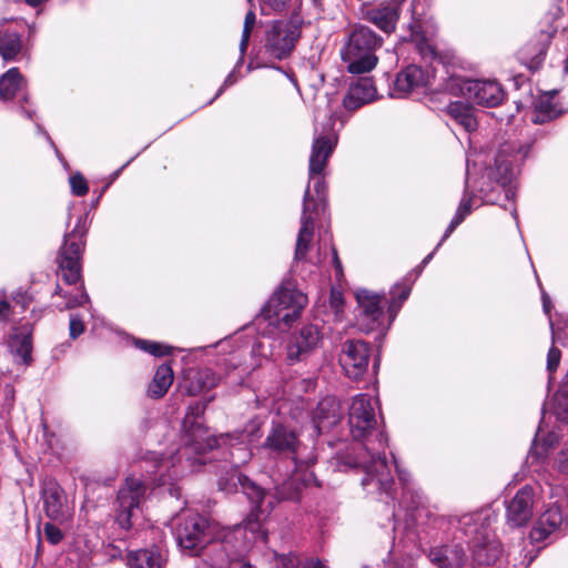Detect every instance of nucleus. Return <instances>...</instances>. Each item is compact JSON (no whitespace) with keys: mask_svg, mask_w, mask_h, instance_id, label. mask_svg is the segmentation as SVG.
<instances>
[{"mask_svg":"<svg viewBox=\"0 0 568 568\" xmlns=\"http://www.w3.org/2000/svg\"><path fill=\"white\" fill-rule=\"evenodd\" d=\"M336 143L337 136L333 131L315 132L308 164L310 182L313 181L314 183L313 189L315 195L312 194L311 186L308 185L303 199L301 227L297 234L294 254L295 261L306 258L314 235V217L325 211L326 185L322 173Z\"/></svg>","mask_w":568,"mask_h":568,"instance_id":"2","label":"nucleus"},{"mask_svg":"<svg viewBox=\"0 0 568 568\" xmlns=\"http://www.w3.org/2000/svg\"><path fill=\"white\" fill-rule=\"evenodd\" d=\"M395 468H396V471H397L398 479L404 485H407L408 481H409V474L406 470L402 469L396 462H395Z\"/></svg>","mask_w":568,"mask_h":568,"instance_id":"54","label":"nucleus"},{"mask_svg":"<svg viewBox=\"0 0 568 568\" xmlns=\"http://www.w3.org/2000/svg\"><path fill=\"white\" fill-rule=\"evenodd\" d=\"M551 33L549 32H541L540 39L542 41V44L538 48L537 53L535 54L532 60H540L545 57L546 50H547V43L550 41Z\"/></svg>","mask_w":568,"mask_h":568,"instance_id":"50","label":"nucleus"},{"mask_svg":"<svg viewBox=\"0 0 568 568\" xmlns=\"http://www.w3.org/2000/svg\"><path fill=\"white\" fill-rule=\"evenodd\" d=\"M396 291H399L398 298H395V296H394L390 302L389 308H388L392 320L396 316L398 310L400 308L402 303L408 298L409 293H410V287L407 285H405V286L396 285L394 287V290L392 291V294L395 295Z\"/></svg>","mask_w":568,"mask_h":568,"instance_id":"41","label":"nucleus"},{"mask_svg":"<svg viewBox=\"0 0 568 568\" xmlns=\"http://www.w3.org/2000/svg\"><path fill=\"white\" fill-rule=\"evenodd\" d=\"M561 114V110L554 102V93L545 92L535 102L531 121L536 124L549 122Z\"/></svg>","mask_w":568,"mask_h":568,"instance_id":"29","label":"nucleus"},{"mask_svg":"<svg viewBox=\"0 0 568 568\" xmlns=\"http://www.w3.org/2000/svg\"><path fill=\"white\" fill-rule=\"evenodd\" d=\"M267 534L263 530L261 520L247 519L243 525L233 529H219L211 540L196 555L200 562L195 568H233L248 550L251 542L266 541Z\"/></svg>","mask_w":568,"mask_h":568,"instance_id":"3","label":"nucleus"},{"mask_svg":"<svg viewBox=\"0 0 568 568\" xmlns=\"http://www.w3.org/2000/svg\"><path fill=\"white\" fill-rule=\"evenodd\" d=\"M447 113L467 132L477 128V121L471 108L463 102L456 101L447 105Z\"/></svg>","mask_w":568,"mask_h":568,"instance_id":"34","label":"nucleus"},{"mask_svg":"<svg viewBox=\"0 0 568 568\" xmlns=\"http://www.w3.org/2000/svg\"><path fill=\"white\" fill-rule=\"evenodd\" d=\"M542 305L546 313H549V298L546 294L542 295Z\"/></svg>","mask_w":568,"mask_h":568,"instance_id":"57","label":"nucleus"},{"mask_svg":"<svg viewBox=\"0 0 568 568\" xmlns=\"http://www.w3.org/2000/svg\"><path fill=\"white\" fill-rule=\"evenodd\" d=\"M381 45V38L367 27L358 26L351 32L341 54L347 64V71L361 74L372 71L376 63V49Z\"/></svg>","mask_w":568,"mask_h":568,"instance_id":"6","label":"nucleus"},{"mask_svg":"<svg viewBox=\"0 0 568 568\" xmlns=\"http://www.w3.org/2000/svg\"><path fill=\"white\" fill-rule=\"evenodd\" d=\"M13 300L17 304L21 305L22 310H26L28 307V297L24 294H17L13 296Z\"/></svg>","mask_w":568,"mask_h":568,"instance_id":"56","label":"nucleus"},{"mask_svg":"<svg viewBox=\"0 0 568 568\" xmlns=\"http://www.w3.org/2000/svg\"><path fill=\"white\" fill-rule=\"evenodd\" d=\"M43 534L47 540L52 545H57L63 539V534L60 530V528H58L51 523L44 524Z\"/></svg>","mask_w":568,"mask_h":568,"instance_id":"44","label":"nucleus"},{"mask_svg":"<svg viewBox=\"0 0 568 568\" xmlns=\"http://www.w3.org/2000/svg\"><path fill=\"white\" fill-rule=\"evenodd\" d=\"M300 497V485L296 479L291 477L285 479L281 485L274 487V494H266L264 491L263 507L267 506L268 501L275 503L280 500H296Z\"/></svg>","mask_w":568,"mask_h":568,"instance_id":"33","label":"nucleus"},{"mask_svg":"<svg viewBox=\"0 0 568 568\" xmlns=\"http://www.w3.org/2000/svg\"><path fill=\"white\" fill-rule=\"evenodd\" d=\"M513 196H514V191L509 187L508 190H506V197L511 199Z\"/></svg>","mask_w":568,"mask_h":568,"instance_id":"62","label":"nucleus"},{"mask_svg":"<svg viewBox=\"0 0 568 568\" xmlns=\"http://www.w3.org/2000/svg\"><path fill=\"white\" fill-rule=\"evenodd\" d=\"M560 507L561 505L555 501L540 515L537 525L530 531V537L534 541H542L561 526L564 515Z\"/></svg>","mask_w":568,"mask_h":568,"instance_id":"25","label":"nucleus"},{"mask_svg":"<svg viewBox=\"0 0 568 568\" xmlns=\"http://www.w3.org/2000/svg\"><path fill=\"white\" fill-rule=\"evenodd\" d=\"M10 349L17 363L29 365L32 361V337L28 327L23 326L10 341Z\"/></svg>","mask_w":568,"mask_h":568,"instance_id":"30","label":"nucleus"},{"mask_svg":"<svg viewBox=\"0 0 568 568\" xmlns=\"http://www.w3.org/2000/svg\"><path fill=\"white\" fill-rule=\"evenodd\" d=\"M191 453H194V452L187 450V454L184 455V452L182 448V449L178 450L176 456H170V457H165V458L155 453H152L150 458L152 459V462H154V473L159 474L158 485L164 486V485L169 484V481L171 479L178 477L179 474L176 470L173 471V475H171V474L165 475L164 473H162L163 469H169L170 466L175 467L174 459H176L179 463H181L182 457H185L186 462L190 463L191 466L193 465V463H196V459L192 460V458L190 456Z\"/></svg>","mask_w":568,"mask_h":568,"instance_id":"28","label":"nucleus"},{"mask_svg":"<svg viewBox=\"0 0 568 568\" xmlns=\"http://www.w3.org/2000/svg\"><path fill=\"white\" fill-rule=\"evenodd\" d=\"M537 500V488L526 485L506 503V519L508 526L519 528L529 523L534 516Z\"/></svg>","mask_w":568,"mask_h":568,"instance_id":"15","label":"nucleus"},{"mask_svg":"<svg viewBox=\"0 0 568 568\" xmlns=\"http://www.w3.org/2000/svg\"><path fill=\"white\" fill-rule=\"evenodd\" d=\"M471 209V197H468L466 194L462 199L459 206L456 211L455 217H459L463 222L465 217L470 213Z\"/></svg>","mask_w":568,"mask_h":568,"instance_id":"48","label":"nucleus"},{"mask_svg":"<svg viewBox=\"0 0 568 568\" xmlns=\"http://www.w3.org/2000/svg\"><path fill=\"white\" fill-rule=\"evenodd\" d=\"M145 485L140 478L129 476L125 478L124 485L118 493V509L115 520L122 529L132 527V518L140 509V504L144 498Z\"/></svg>","mask_w":568,"mask_h":568,"instance_id":"13","label":"nucleus"},{"mask_svg":"<svg viewBox=\"0 0 568 568\" xmlns=\"http://www.w3.org/2000/svg\"><path fill=\"white\" fill-rule=\"evenodd\" d=\"M45 515L59 524L73 518V507L68 503L63 489L57 483H48L42 490Z\"/></svg>","mask_w":568,"mask_h":568,"instance_id":"18","label":"nucleus"},{"mask_svg":"<svg viewBox=\"0 0 568 568\" xmlns=\"http://www.w3.org/2000/svg\"><path fill=\"white\" fill-rule=\"evenodd\" d=\"M262 449L268 457L290 459L295 466L312 465L316 462L314 448L307 449L298 440L297 434L282 424L273 425Z\"/></svg>","mask_w":568,"mask_h":568,"instance_id":"7","label":"nucleus"},{"mask_svg":"<svg viewBox=\"0 0 568 568\" xmlns=\"http://www.w3.org/2000/svg\"><path fill=\"white\" fill-rule=\"evenodd\" d=\"M313 568H326L325 565H323L321 561H316L314 565H313Z\"/></svg>","mask_w":568,"mask_h":568,"instance_id":"63","label":"nucleus"},{"mask_svg":"<svg viewBox=\"0 0 568 568\" xmlns=\"http://www.w3.org/2000/svg\"><path fill=\"white\" fill-rule=\"evenodd\" d=\"M528 458L532 462L535 458H537V453H530Z\"/></svg>","mask_w":568,"mask_h":568,"instance_id":"64","label":"nucleus"},{"mask_svg":"<svg viewBox=\"0 0 568 568\" xmlns=\"http://www.w3.org/2000/svg\"><path fill=\"white\" fill-rule=\"evenodd\" d=\"M333 263H334V267L336 271V276L338 277L339 275H342L343 271H342V263L337 256V252L335 248H333Z\"/></svg>","mask_w":568,"mask_h":568,"instance_id":"55","label":"nucleus"},{"mask_svg":"<svg viewBox=\"0 0 568 568\" xmlns=\"http://www.w3.org/2000/svg\"><path fill=\"white\" fill-rule=\"evenodd\" d=\"M233 83H234V81L232 80V74H230V75L225 79L224 84H223L222 87H223V89H224L225 87L231 85V84H233Z\"/></svg>","mask_w":568,"mask_h":568,"instance_id":"61","label":"nucleus"},{"mask_svg":"<svg viewBox=\"0 0 568 568\" xmlns=\"http://www.w3.org/2000/svg\"><path fill=\"white\" fill-rule=\"evenodd\" d=\"M376 89L371 78H362L353 83L343 100V105L348 111H355L374 100Z\"/></svg>","mask_w":568,"mask_h":568,"instance_id":"24","label":"nucleus"},{"mask_svg":"<svg viewBox=\"0 0 568 568\" xmlns=\"http://www.w3.org/2000/svg\"><path fill=\"white\" fill-rule=\"evenodd\" d=\"M435 254V251H433L432 253H429L422 262V266H425L434 256Z\"/></svg>","mask_w":568,"mask_h":568,"instance_id":"60","label":"nucleus"},{"mask_svg":"<svg viewBox=\"0 0 568 568\" xmlns=\"http://www.w3.org/2000/svg\"><path fill=\"white\" fill-rule=\"evenodd\" d=\"M459 529L468 537L473 559L478 566H489L501 555V545L491 531L489 523L480 514H466L458 520Z\"/></svg>","mask_w":568,"mask_h":568,"instance_id":"4","label":"nucleus"},{"mask_svg":"<svg viewBox=\"0 0 568 568\" xmlns=\"http://www.w3.org/2000/svg\"><path fill=\"white\" fill-rule=\"evenodd\" d=\"M369 356L368 344L364 341L355 339L344 344L339 361L345 374L349 378L359 379L368 368Z\"/></svg>","mask_w":568,"mask_h":568,"instance_id":"17","label":"nucleus"},{"mask_svg":"<svg viewBox=\"0 0 568 568\" xmlns=\"http://www.w3.org/2000/svg\"><path fill=\"white\" fill-rule=\"evenodd\" d=\"M355 296L359 306V313L357 315L359 329L365 333L378 329L382 324L381 318L383 317V311L379 306V295L367 290H358Z\"/></svg>","mask_w":568,"mask_h":568,"instance_id":"19","label":"nucleus"},{"mask_svg":"<svg viewBox=\"0 0 568 568\" xmlns=\"http://www.w3.org/2000/svg\"><path fill=\"white\" fill-rule=\"evenodd\" d=\"M427 84V74L415 64L406 67L396 77L394 91L400 95L412 93Z\"/></svg>","mask_w":568,"mask_h":568,"instance_id":"26","label":"nucleus"},{"mask_svg":"<svg viewBox=\"0 0 568 568\" xmlns=\"http://www.w3.org/2000/svg\"><path fill=\"white\" fill-rule=\"evenodd\" d=\"M12 314L11 305L8 301L1 300L0 301V322H8L10 316Z\"/></svg>","mask_w":568,"mask_h":568,"instance_id":"51","label":"nucleus"},{"mask_svg":"<svg viewBox=\"0 0 568 568\" xmlns=\"http://www.w3.org/2000/svg\"><path fill=\"white\" fill-rule=\"evenodd\" d=\"M460 90L468 100L487 108H495L505 99L503 87L495 80L467 79Z\"/></svg>","mask_w":568,"mask_h":568,"instance_id":"16","label":"nucleus"},{"mask_svg":"<svg viewBox=\"0 0 568 568\" xmlns=\"http://www.w3.org/2000/svg\"><path fill=\"white\" fill-rule=\"evenodd\" d=\"M220 528L210 524L199 514L183 515L178 518L175 537L179 546L195 556Z\"/></svg>","mask_w":568,"mask_h":568,"instance_id":"10","label":"nucleus"},{"mask_svg":"<svg viewBox=\"0 0 568 568\" xmlns=\"http://www.w3.org/2000/svg\"><path fill=\"white\" fill-rule=\"evenodd\" d=\"M369 20L381 30L389 33L395 30L398 19V12L393 7H384L382 9L372 10L368 13Z\"/></svg>","mask_w":568,"mask_h":568,"instance_id":"36","label":"nucleus"},{"mask_svg":"<svg viewBox=\"0 0 568 568\" xmlns=\"http://www.w3.org/2000/svg\"><path fill=\"white\" fill-rule=\"evenodd\" d=\"M343 418L339 400L334 396L323 398L313 414V423L318 434L331 430Z\"/></svg>","mask_w":568,"mask_h":568,"instance_id":"20","label":"nucleus"},{"mask_svg":"<svg viewBox=\"0 0 568 568\" xmlns=\"http://www.w3.org/2000/svg\"><path fill=\"white\" fill-rule=\"evenodd\" d=\"M301 37V29L290 21H275L266 34L265 50L275 59H286Z\"/></svg>","mask_w":568,"mask_h":568,"instance_id":"14","label":"nucleus"},{"mask_svg":"<svg viewBox=\"0 0 568 568\" xmlns=\"http://www.w3.org/2000/svg\"><path fill=\"white\" fill-rule=\"evenodd\" d=\"M21 34L11 29L0 30V55L6 61L14 60L22 52Z\"/></svg>","mask_w":568,"mask_h":568,"instance_id":"31","label":"nucleus"},{"mask_svg":"<svg viewBox=\"0 0 568 568\" xmlns=\"http://www.w3.org/2000/svg\"><path fill=\"white\" fill-rule=\"evenodd\" d=\"M220 377L211 369H200L194 374L187 387V394L195 396L201 392L210 390L217 386Z\"/></svg>","mask_w":568,"mask_h":568,"instance_id":"35","label":"nucleus"},{"mask_svg":"<svg viewBox=\"0 0 568 568\" xmlns=\"http://www.w3.org/2000/svg\"><path fill=\"white\" fill-rule=\"evenodd\" d=\"M70 186L72 193L77 196H83L89 191L88 182L80 173H77L70 178Z\"/></svg>","mask_w":568,"mask_h":568,"instance_id":"43","label":"nucleus"},{"mask_svg":"<svg viewBox=\"0 0 568 568\" xmlns=\"http://www.w3.org/2000/svg\"><path fill=\"white\" fill-rule=\"evenodd\" d=\"M70 337L75 339L84 332L83 321L78 315L70 316Z\"/></svg>","mask_w":568,"mask_h":568,"instance_id":"47","label":"nucleus"},{"mask_svg":"<svg viewBox=\"0 0 568 568\" xmlns=\"http://www.w3.org/2000/svg\"><path fill=\"white\" fill-rule=\"evenodd\" d=\"M166 560V551L159 546L132 550L126 555L129 568H164Z\"/></svg>","mask_w":568,"mask_h":568,"instance_id":"23","label":"nucleus"},{"mask_svg":"<svg viewBox=\"0 0 568 568\" xmlns=\"http://www.w3.org/2000/svg\"><path fill=\"white\" fill-rule=\"evenodd\" d=\"M255 23H256L255 12L253 10H250L246 13L245 19H244V24H243V30H242L241 41H240L241 59L244 57V54L247 50L251 33H252V30H253Z\"/></svg>","mask_w":568,"mask_h":568,"instance_id":"39","label":"nucleus"},{"mask_svg":"<svg viewBox=\"0 0 568 568\" xmlns=\"http://www.w3.org/2000/svg\"><path fill=\"white\" fill-rule=\"evenodd\" d=\"M87 217L80 216L74 229L64 235L57 257L58 266L65 284L72 285L82 280V254L85 248Z\"/></svg>","mask_w":568,"mask_h":568,"instance_id":"8","label":"nucleus"},{"mask_svg":"<svg viewBox=\"0 0 568 568\" xmlns=\"http://www.w3.org/2000/svg\"><path fill=\"white\" fill-rule=\"evenodd\" d=\"M287 2L288 0H263L264 6L274 12L283 11Z\"/></svg>","mask_w":568,"mask_h":568,"instance_id":"52","label":"nucleus"},{"mask_svg":"<svg viewBox=\"0 0 568 568\" xmlns=\"http://www.w3.org/2000/svg\"><path fill=\"white\" fill-rule=\"evenodd\" d=\"M301 559L294 555H282L277 559V568H300Z\"/></svg>","mask_w":568,"mask_h":568,"instance_id":"45","label":"nucleus"},{"mask_svg":"<svg viewBox=\"0 0 568 568\" xmlns=\"http://www.w3.org/2000/svg\"><path fill=\"white\" fill-rule=\"evenodd\" d=\"M378 410V400L373 396L357 394L353 397L348 409L349 432L353 439H366V444L361 445L359 453L347 463L364 470L363 487L373 485L377 490L389 494L394 480L385 457L378 452L387 442Z\"/></svg>","mask_w":568,"mask_h":568,"instance_id":"1","label":"nucleus"},{"mask_svg":"<svg viewBox=\"0 0 568 568\" xmlns=\"http://www.w3.org/2000/svg\"><path fill=\"white\" fill-rule=\"evenodd\" d=\"M135 345L140 349L159 357L168 355L171 351L168 345L146 339H136Z\"/></svg>","mask_w":568,"mask_h":568,"instance_id":"40","label":"nucleus"},{"mask_svg":"<svg viewBox=\"0 0 568 568\" xmlns=\"http://www.w3.org/2000/svg\"><path fill=\"white\" fill-rule=\"evenodd\" d=\"M307 296L290 283L283 284L267 301L261 317L280 331H285L301 316Z\"/></svg>","mask_w":568,"mask_h":568,"instance_id":"5","label":"nucleus"},{"mask_svg":"<svg viewBox=\"0 0 568 568\" xmlns=\"http://www.w3.org/2000/svg\"><path fill=\"white\" fill-rule=\"evenodd\" d=\"M0 98L3 101L14 98L20 101H28L26 81L17 68H11L0 78Z\"/></svg>","mask_w":568,"mask_h":568,"instance_id":"27","label":"nucleus"},{"mask_svg":"<svg viewBox=\"0 0 568 568\" xmlns=\"http://www.w3.org/2000/svg\"><path fill=\"white\" fill-rule=\"evenodd\" d=\"M322 338L320 329L313 324L304 325L298 334L293 336L287 346V356L291 361H300L304 354L317 347Z\"/></svg>","mask_w":568,"mask_h":568,"instance_id":"21","label":"nucleus"},{"mask_svg":"<svg viewBox=\"0 0 568 568\" xmlns=\"http://www.w3.org/2000/svg\"><path fill=\"white\" fill-rule=\"evenodd\" d=\"M551 409L557 419L568 424V381L562 383L555 393Z\"/></svg>","mask_w":568,"mask_h":568,"instance_id":"38","label":"nucleus"},{"mask_svg":"<svg viewBox=\"0 0 568 568\" xmlns=\"http://www.w3.org/2000/svg\"><path fill=\"white\" fill-rule=\"evenodd\" d=\"M560 349L555 346L550 347L547 355V369L549 373H554L557 369L560 362Z\"/></svg>","mask_w":568,"mask_h":568,"instance_id":"46","label":"nucleus"},{"mask_svg":"<svg viewBox=\"0 0 568 568\" xmlns=\"http://www.w3.org/2000/svg\"><path fill=\"white\" fill-rule=\"evenodd\" d=\"M460 223L462 221L459 220V217L454 216L442 237V242H444Z\"/></svg>","mask_w":568,"mask_h":568,"instance_id":"53","label":"nucleus"},{"mask_svg":"<svg viewBox=\"0 0 568 568\" xmlns=\"http://www.w3.org/2000/svg\"><path fill=\"white\" fill-rule=\"evenodd\" d=\"M428 558L438 568H464L467 562L463 546L456 542L432 548Z\"/></svg>","mask_w":568,"mask_h":568,"instance_id":"22","label":"nucleus"},{"mask_svg":"<svg viewBox=\"0 0 568 568\" xmlns=\"http://www.w3.org/2000/svg\"><path fill=\"white\" fill-rule=\"evenodd\" d=\"M204 409L205 405L196 404L194 407H190L184 417V455L187 454V450H193L194 454L201 455L219 445V438L210 435L207 429L199 420V417L203 414Z\"/></svg>","mask_w":568,"mask_h":568,"instance_id":"12","label":"nucleus"},{"mask_svg":"<svg viewBox=\"0 0 568 568\" xmlns=\"http://www.w3.org/2000/svg\"><path fill=\"white\" fill-rule=\"evenodd\" d=\"M556 466L560 473L568 474V444L558 454Z\"/></svg>","mask_w":568,"mask_h":568,"instance_id":"49","label":"nucleus"},{"mask_svg":"<svg viewBox=\"0 0 568 568\" xmlns=\"http://www.w3.org/2000/svg\"><path fill=\"white\" fill-rule=\"evenodd\" d=\"M54 295H59L65 300V302L63 304L57 305V307L60 311L82 306L83 304L89 302V295L85 292L83 283H81L80 287L78 288V293H75V294H69V293L64 292L59 285H57Z\"/></svg>","mask_w":568,"mask_h":568,"instance_id":"37","label":"nucleus"},{"mask_svg":"<svg viewBox=\"0 0 568 568\" xmlns=\"http://www.w3.org/2000/svg\"><path fill=\"white\" fill-rule=\"evenodd\" d=\"M530 144H523L518 141H506L500 144L495 156L494 165L488 166L483 175L489 181L506 187L516 178L519 165L528 156Z\"/></svg>","mask_w":568,"mask_h":568,"instance_id":"9","label":"nucleus"},{"mask_svg":"<svg viewBox=\"0 0 568 568\" xmlns=\"http://www.w3.org/2000/svg\"><path fill=\"white\" fill-rule=\"evenodd\" d=\"M21 111L23 114H26V116H28L29 119L32 118V114H33V111L30 110V109H27L26 106L21 105Z\"/></svg>","mask_w":568,"mask_h":568,"instance_id":"58","label":"nucleus"},{"mask_svg":"<svg viewBox=\"0 0 568 568\" xmlns=\"http://www.w3.org/2000/svg\"><path fill=\"white\" fill-rule=\"evenodd\" d=\"M412 38L416 42L418 51L424 57H433L435 51L433 47L426 41L425 37L419 32L417 27L412 30Z\"/></svg>","mask_w":568,"mask_h":568,"instance_id":"42","label":"nucleus"},{"mask_svg":"<svg viewBox=\"0 0 568 568\" xmlns=\"http://www.w3.org/2000/svg\"><path fill=\"white\" fill-rule=\"evenodd\" d=\"M217 485L219 489L226 494L241 491L245 495L253 505V509L248 515L253 520L258 517L262 523L273 509L272 501H268L265 508L263 507L264 489L242 475L236 468L225 471L219 478Z\"/></svg>","mask_w":568,"mask_h":568,"instance_id":"11","label":"nucleus"},{"mask_svg":"<svg viewBox=\"0 0 568 568\" xmlns=\"http://www.w3.org/2000/svg\"><path fill=\"white\" fill-rule=\"evenodd\" d=\"M173 383V371L170 365L162 364L158 367L152 382L149 385L148 394L152 398L163 397Z\"/></svg>","mask_w":568,"mask_h":568,"instance_id":"32","label":"nucleus"},{"mask_svg":"<svg viewBox=\"0 0 568 568\" xmlns=\"http://www.w3.org/2000/svg\"><path fill=\"white\" fill-rule=\"evenodd\" d=\"M233 568H252L250 564L247 562H244L240 559V564L239 565H234Z\"/></svg>","mask_w":568,"mask_h":568,"instance_id":"59","label":"nucleus"}]
</instances>
